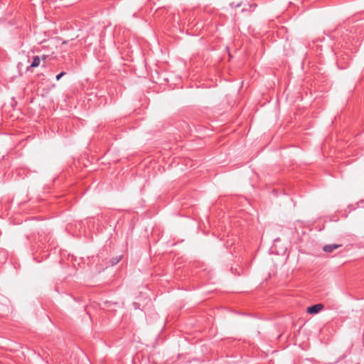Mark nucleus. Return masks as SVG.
I'll return each instance as SVG.
<instances>
[{"label": "nucleus", "mask_w": 364, "mask_h": 364, "mask_svg": "<svg viewBox=\"0 0 364 364\" xmlns=\"http://www.w3.org/2000/svg\"><path fill=\"white\" fill-rule=\"evenodd\" d=\"M324 308V306L322 304H317L315 305H312L307 308V313L310 314H315L321 311Z\"/></svg>", "instance_id": "nucleus-1"}, {"label": "nucleus", "mask_w": 364, "mask_h": 364, "mask_svg": "<svg viewBox=\"0 0 364 364\" xmlns=\"http://www.w3.org/2000/svg\"><path fill=\"white\" fill-rule=\"evenodd\" d=\"M341 245H336V244H331V245H324L323 247V250L325 252H332L336 249L341 247Z\"/></svg>", "instance_id": "nucleus-2"}, {"label": "nucleus", "mask_w": 364, "mask_h": 364, "mask_svg": "<svg viewBox=\"0 0 364 364\" xmlns=\"http://www.w3.org/2000/svg\"><path fill=\"white\" fill-rule=\"evenodd\" d=\"M41 59L38 56H34L33 58V61L30 65L31 68H36L40 65Z\"/></svg>", "instance_id": "nucleus-3"}, {"label": "nucleus", "mask_w": 364, "mask_h": 364, "mask_svg": "<svg viewBox=\"0 0 364 364\" xmlns=\"http://www.w3.org/2000/svg\"><path fill=\"white\" fill-rule=\"evenodd\" d=\"M65 72H61L60 73L56 75V80H59L63 76L65 75Z\"/></svg>", "instance_id": "nucleus-4"}, {"label": "nucleus", "mask_w": 364, "mask_h": 364, "mask_svg": "<svg viewBox=\"0 0 364 364\" xmlns=\"http://www.w3.org/2000/svg\"><path fill=\"white\" fill-rule=\"evenodd\" d=\"M121 258H119V259H114V262H112V264H115L119 262V261L120 260Z\"/></svg>", "instance_id": "nucleus-5"}, {"label": "nucleus", "mask_w": 364, "mask_h": 364, "mask_svg": "<svg viewBox=\"0 0 364 364\" xmlns=\"http://www.w3.org/2000/svg\"><path fill=\"white\" fill-rule=\"evenodd\" d=\"M121 258H119V259H114V262H112V264H115L119 262V261L120 260Z\"/></svg>", "instance_id": "nucleus-6"}, {"label": "nucleus", "mask_w": 364, "mask_h": 364, "mask_svg": "<svg viewBox=\"0 0 364 364\" xmlns=\"http://www.w3.org/2000/svg\"><path fill=\"white\" fill-rule=\"evenodd\" d=\"M250 9H252V10H253L255 8H256V7H257V4H252V5H250Z\"/></svg>", "instance_id": "nucleus-7"}, {"label": "nucleus", "mask_w": 364, "mask_h": 364, "mask_svg": "<svg viewBox=\"0 0 364 364\" xmlns=\"http://www.w3.org/2000/svg\"><path fill=\"white\" fill-rule=\"evenodd\" d=\"M42 59H43V60H45L46 59V55H43Z\"/></svg>", "instance_id": "nucleus-8"}, {"label": "nucleus", "mask_w": 364, "mask_h": 364, "mask_svg": "<svg viewBox=\"0 0 364 364\" xmlns=\"http://www.w3.org/2000/svg\"><path fill=\"white\" fill-rule=\"evenodd\" d=\"M66 43H67V41H64L63 42V44H65Z\"/></svg>", "instance_id": "nucleus-9"}]
</instances>
